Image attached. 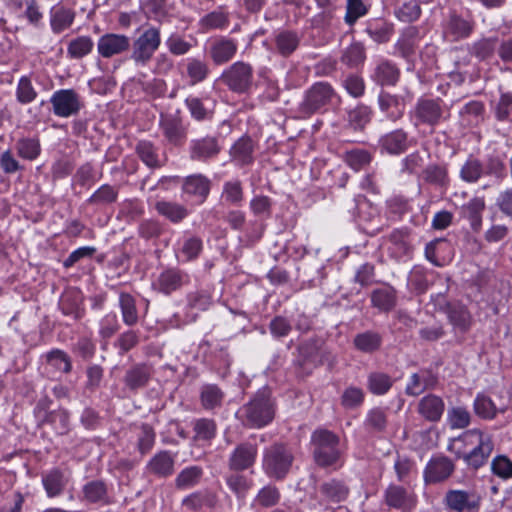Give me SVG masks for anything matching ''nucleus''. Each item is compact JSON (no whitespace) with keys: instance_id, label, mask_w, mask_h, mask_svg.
<instances>
[{"instance_id":"obj_1","label":"nucleus","mask_w":512,"mask_h":512,"mask_svg":"<svg viewBox=\"0 0 512 512\" xmlns=\"http://www.w3.org/2000/svg\"><path fill=\"white\" fill-rule=\"evenodd\" d=\"M453 441L460 444L458 457L473 469L483 466L494 449L492 436L480 429L467 430Z\"/></svg>"},{"instance_id":"obj_2","label":"nucleus","mask_w":512,"mask_h":512,"mask_svg":"<svg viewBox=\"0 0 512 512\" xmlns=\"http://www.w3.org/2000/svg\"><path fill=\"white\" fill-rule=\"evenodd\" d=\"M239 418L250 428H261L275 416L274 402L267 389L259 391L253 399L238 411Z\"/></svg>"},{"instance_id":"obj_3","label":"nucleus","mask_w":512,"mask_h":512,"mask_svg":"<svg viewBox=\"0 0 512 512\" xmlns=\"http://www.w3.org/2000/svg\"><path fill=\"white\" fill-rule=\"evenodd\" d=\"M161 45L160 29L154 26L144 28L133 40L130 59L137 67H145L152 60Z\"/></svg>"},{"instance_id":"obj_4","label":"nucleus","mask_w":512,"mask_h":512,"mask_svg":"<svg viewBox=\"0 0 512 512\" xmlns=\"http://www.w3.org/2000/svg\"><path fill=\"white\" fill-rule=\"evenodd\" d=\"M314 447V458L318 465L326 467L333 465L340 457L338 449L339 437L325 429L316 430L311 437Z\"/></svg>"},{"instance_id":"obj_5","label":"nucleus","mask_w":512,"mask_h":512,"mask_svg":"<svg viewBox=\"0 0 512 512\" xmlns=\"http://www.w3.org/2000/svg\"><path fill=\"white\" fill-rule=\"evenodd\" d=\"M293 461V453L287 446L274 444L264 452L263 469L269 477L283 479L289 472Z\"/></svg>"},{"instance_id":"obj_6","label":"nucleus","mask_w":512,"mask_h":512,"mask_svg":"<svg viewBox=\"0 0 512 512\" xmlns=\"http://www.w3.org/2000/svg\"><path fill=\"white\" fill-rule=\"evenodd\" d=\"M220 80L235 93H247L253 83V67L243 61L235 62L224 70Z\"/></svg>"},{"instance_id":"obj_7","label":"nucleus","mask_w":512,"mask_h":512,"mask_svg":"<svg viewBox=\"0 0 512 512\" xmlns=\"http://www.w3.org/2000/svg\"><path fill=\"white\" fill-rule=\"evenodd\" d=\"M52 111L55 116L69 118L79 114L84 108V100L74 89H60L51 98Z\"/></svg>"},{"instance_id":"obj_8","label":"nucleus","mask_w":512,"mask_h":512,"mask_svg":"<svg viewBox=\"0 0 512 512\" xmlns=\"http://www.w3.org/2000/svg\"><path fill=\"white\" fill-rule=\"evenodd\" d=\"M334 96L335 92L329 83L317 82L306 91L300 111L311 115L328 105Z\"/></svg>"},{"instance_id":"obj_9","label":"nucleus","mask_w":512,"mask_h":512,"mask_svg":"<svg viewBox=\"0 0 512 512\" xmlns=\"http://www.w3.org/2000/svg\"><path fill=\"white\" fill-rule=\"evenodd\" d=\"M445 109L442 101L439 99L421 98L417 101L414 108L415 125L426 124L429 126L437 125L442 119H445Z\"/></svg>"},{"instance_id":"obj_10","label":"nucleus","mask_w":512,"mask_h":512,"mask_svg":"<svg viewBox=\"0 0 512 512\" xmlns=\"http://www.w3.org/2000/svg\"><path fill=\"white\" fill-rule=\"evenodd\" d=\"M446 506L456 512H477L480 498L465 490H449L444 498Z\"/></svg>"},{"instance_id":"obj_11","label":"nucleus","mask_w":512,"mask_h":512,"mask_svg":"<svg viewBox=\"0 0 512 512\" xmlns=\"http://www.w3.org/2000/svg\"><path fill=\"white\" fill-rule=\"evenodd\" d=\"M131 42L124 34L106 33L97 43V51L103 58H111L122 54L130 48Z\"/></svg>"},{"instance_id":"obj_12","label":"nucleus","mask_w":512,"mask_h":512,"mask_svg":"<svg viewBox=\"0 0 512 512\" xmlns=\"http://www.w3.org/2000/svg\"><path fill=\"white\" fill-rule=\"evenodd\" d=\"M378 106L385 118L391 122L400 120L405 112L404 100L385 91H381L378 96Z\"/></svg>"},{"instance_id":"obj_13","label":"nucleus","mask_w":512,"mask_h":512,"mask_svg":"<svg viewBox=\"0 0 512 512\" xmlns=\"http://www.w3.org/2000/svg\"><path fill=\"white\" fill-rule=\"evenodd\" d=\"M257 456V447L251 443L239 444L229 458V468L242 471L253 466Z\"/></svg>"},{"instance_id":"obj_14","label":"nucleus","mask_w":512,"mask_h":512,"mask_svg":"<svg viewBox=\"0 0 512 512\" xmlns=\"http://www.w3.org/2000/svg\"><path fill=\"white\" fill-rule=\"evenodd\" d=\"M454 471L453 462L444 456L432 458L425 469L424 478L427 483H438L446 480Z\"/></svg>"},{"instance_id":"obj_15","label":"nucleus","mask_w":512,"mask_h":512,"mask_svg":"<svg viewBox=\"0 0 512 512\" xmlns=\"http://www.w3.org/2000/svg\"><path fill=\"white\" fill-rule=\"evenodd\" d=\"M188 281V276L178 269H167L163 271L154 282V288L164 294H170L182 287Z\"/></svg>"},{"instance_id":"obj_16","label":"nucleus","mask_w":512,"mask_h":512,"mask_svg":"<svg viewBox=\"0 0 512 512\" xmlns=\"http://www.w3.org/2000/svg\"><path fill=\"white\" fill-rule=\"evenodd\" d=\"M446 314L449 323L456 333H466L473 322L472 315L468 309L459 303L446 304Z\"/></svg>"},{"instance_id":"obj_17","label":"nucleus","mask_w":512,"mask_h":512,"mask_svg":"<svg viewBox=\"0 0 512 512\" xmlns=\"http://www.w3.org/2000/svg\"><path fill=\"white\" fill-rule=\"evenodd\" d=\"M473 31V23L456 15L451 14L443 28V35L447 40L459 41L469 37Z\"/></svg>"},{"instance_id":"obj_18","label":"nucleus","mask_w":512,"mask_h":512,"mask_svg":"<svg viewBox=\"0 0 512 512\" xmlns=\"http://www.w3.org/2000/svg\"><path fill=\"white\" fill-rule=\"evenodd\" d=\"M445 404L441 397L428 394L420 399L417 411L427 421L437 422L441 419Z\"/></svg>"},{"instance_id":"obj_19","label":"nucleus","mask_w":512,"mask_h":512,"mask_svg":"<svg viewBox=\"0 0 512 512\" xmlns=\"http://www.w3.org/2000/svg\"><path fill=\"white\" fill-rule=\"evenodd\" d=\"M237 50L238 44L235 40L222 37L211 44L209 54L216 65H222L230 61Z\"/></svg>"},{"instance_id":"obj_20","label":"nucleus","mask_w":512,"mask_h":512,"mask_svg":"<svg viewBox=\"0 0 512 512\" xmlns=\"http://www.w3.org/2000/svg\"><path fill=\"white\" fill-rule=\"evenodd\" d=\"M75 16L73 9L62 4L54 5L49 12L51 30L56 34L67 30L72 26Z\"/></svg>"},{"instance_id":"obj_21","label":"nucleus","mask_w":512,"mask_h":512,"mask_svg":"<svg viewBox=\"0 0 512 512\" xmlns=\"http://www.w3.org/2000/svg\"><path fill=\"white\" fill-rule=\"evenodd\" d=\"M220 152V146L215 137H204L192 140L190 144V157L193 160L205 161L215 157Z\"/></svg>"},{"instance_id":"obj_22","label":"nucleus","mask_w":512,"mask_h":512,"mask_svg":"<svg viewBox=\"0 0 512 512\" xmlns=\"http://www.w3.org/2000/svg\"><path fill=\"white\" fill-rule=\"evenodd\" d=\"M385 500L388 506L401 509L403 511H411L416 504L414 496L401 486L390 485L385 493Z\"/></svg>"},{"instance_id":"obj_23","label":"nucleus","mask_w":512,"mask_h":512,"mask_svg":"<svg viewBox=\"0 0 512 512\" xmlns=\"http://www.w3.org/2000/svg\"><path fill=\"white\" fill-rule=\"evenodd\" d=\"M318 493L324 502L338 503L347 498L349 488L341 480L330 479L319 485Z\"/></svg>"},{"instance_id":"obj_24","label":"nucleus","mask_w":512,"mask_h":512,"mask_svg":"<svg viewBox=\"0 0 512 512\" xmlns=\"http://www.w3.org/2000/svg\"><path fill=\"white\" fill-rule=\"evenodd\" d=\"M486 204L483 197H473L461 206V216L467 219L473 231L478 232L482 227V214Z\"/></svg>"},{"instance_id":"obj_25","label":"nucleus","mask_w":512,"mask_h":512,"mask_svg":"<svg viewBox=\"0 0 512 512\" xmlns=\"http://www.w3.org/2000/svg\"><path fill=\"white\" fill-rule=\"evenodd\" d=\"M160 127L169 143L182 145L185 142L187 133L179 119L172 116L163 117Z\"/></svg>"},{"instance_id":"obj_26","label":"nucleus","mask_w":512,"mask_h":512,"mask_svg":"<svg viewBox=\"0 0 512 512\" xmlns=\"http://www.w3.org/2000/svg\"><path fill=\"white\" fill-rule=\"evenodd\" d=\"M210 180L202 174H194L186 177L182 189L184 193L197 197L203 202L210 192Z\"/></svg>"},{"instance_id":"obj_27","label":"nucleus","mask_w":512,"mask_h":512,"mask_svg":"<svg viewBox=\"0 0 512 512\" xmlns=\"http://www.w3.org/2000/svg\"><path fill=\"white\" fill-rule=\"evenodd\" d=\"M175 457L168 451H161L153 456L147 464L149 473L158 477H168L174 471Z\"/></svg>"},{"instance_id":"obj_28","label":"nucleus","mask_w":512,"mask_h":512,"mask_svg":"<svg viewBox=\"0 0 512 512\" xmlns=\"http://www.w3.org/2000/svg\"><path fill=\"white\" fill-rule=\"evenodd\" d=\"M436 378L428 371H420L411 375L405 392L410 396H418L426 389L433 388Z\"/></svg>"},{"instance_id":"obj_29","label":"nucleus","mask_w":512,"mask_h":512,"mask_svg":"<svg viewBox=\"0 0 512 512\" xmlns=\"http://www.w3.org/2000/svg\"><path fill=\"white\" fill-rule=\"evenodd\" d=\"M399 76L400 72L395 64L382 60L375 68L373 79L381 86H392L397 83Z\"/></svg>"},{"instance_id":"obj_30","label":"nucleus","mask_w":512,"mask_h":512,"mask_svg":"<svg viewBox=\"0 0 512 512\" xmlns=\"http://www.w3.org/2000/svg\"><path fill=\"white\" fill-rule=\"evenodd\" d=\"M67 481L68 480L64 473L57 468L48 471L42 476V483L48 497H56L60 495L63 492Z\"/></svg>"},{"instance_id":"obj_31","label":"nucleus","mask_w":512,"mask_h":512,"mask_svg":"<svg viewBox=\"0 0 512 512\" xmlns=\"http://www.w3.org/2000/svg\"><path fill=\"white\" fill-rule=\"evenodd\" d=\"M379 143L390 154L402 153L407 148V133L402 129L394 130L382 136Z\"/></svg>"},{"instance_id":"obj_32","label":"nucleus","mask_w":512,"mask_h":512,"mask_svg":"<svg viewBox=\"0 0 512 512\" xmlns=\"http://www.w3.org/2000/svg\"><path fill=\"white\" fill-rule=\"evenodd\" d=\"M185 65V76L189 80L190 85H196L204 81L209 74L208 64L198 58H187L184 62Z\"/></svg>"},{"instance_id":"obj_33","label":"nucleus","mask_w":512,"mask_h":512,"mask_svg":"<svg viewBox=\"0 0 512 512\" xmlns=\"http://www.w3.org/2000/svg\"><path fill=\"white\" fill-rule=\"evenodd\" d=\"M84 499L89 503H110L106 484L101 480H92L83 486Z\"/></svg>"},{"instance_id":"obj_34","label":"nucleus","mask_w":512,"mask_h":512,"mask_svg":"<svg viewBox=\"0 0 512 512\" xmlns=\"http://www.w3.org/2000/svg\"><path fill=\"white\" fill-rule=\"evenodd\" d=\"M217 497L210 491H199L190 494L183 499V505L192 511H199L202 508H214Z\"/></svg>"},{"instance_id":"obj_35","label":"nucleus","mask_w":512,"mask_h":512,"mask_svg":"<svg viewBox=\"0 0 512 512\" xmlns=\"http://www.w3.org/2000/svg\"><path fill=\"white\" fill-rule=\"evenodd\" d=\"M299 43L300 36L294 31L283 30L275 36L276 50L284 57L291 55L298 48Z\"/></svg>"},{"instance_id":"obj_36","label":"nucleus","mask_w":512,"mask_h":512,"mask_svg":"<svg viewBox=\"0 0 512 512\" xmlns=\"http://www.w3.org/2000/svg\"><path fill=\"white\" fill-rule=\"evenodd\" d=\"M151 376L150 368L146 365H136L125 374V384L132 390L146 386Z\"/></svg>"},{"instance_id":"obj_37","label":"nucleus","mask_w":512,"mask_h":512,"mask_svg":"<svg viewBox=\"0 0 512 512\" xmlns=\"http://www.w3.org/2000/svg\"><path fill=\"white\" fill-rule=\"evenodd\" d=\"M203 476V469L199 466H189L184 468L175 478L177 489L185 490L196 486Z\"/></svg>"},{"instance_id":"obj_38","label":"nucleus","mask_w":512,"mask_h":512,"mask_svg":"<svg viewBox=\"0 0 512 512\" xmlns=\"http://www.w3.org/2000/svg\"><path fill=\"white\" fill-rule=\"evenodd\" d=\"M224 398L222 390L214 384H206L201 388L200 401L206 410L220 407Z\"/></svg>"},{"instance_id":"obj_39","label":"nucleus","mask_w":512,"mask_h":512,"mask_svg":"<svg viewBox=\"0 0 512 512\" xmlns=\"http://www.w3.org/2000/svg\"><path fill=\"white\" fill-rule=\"evenodd\" d=\"M155 209L174 223L182 221L188 215V211L183 205L174 202L159 201L155 204Z\"/></svg>"},{"instance_id":"obj_40","label":"nucleus","mask_w":512,"mask_h":512,"mask_svg":"<svg viewBox=\"0 0 512 512\" xmlns=\"http://www.w3.org/2000/svg\"><path fill=\"white\" fill-rule=\"evenodd\" d=\"M371 301L381 311H389L396 304V293L392 287H383L373 291Z\"/></svg>"},{"instance_id":"obj_41","label":"nucleus","mask_w":512,"mask_h":512,"mask_svg":"<svg viewBox=\"0 0 512 512\" xmlns=\"http://www.w3.org/2000/svg\"><path fill=\"white\" fill-rule=\"evenodd\" d=\"M393 385V379L383 372H371L368 375L367 387L374 395L386 394Z\"/></svg>"},{"instance_id":"obj_42","label":"nucleus","mask_w":512,"mask_h":512,"mask_svg":"<svg viewBox=\"0 0 512 512\" xmlns=\"http://www.w3.org/2000/svg\"><path fill=\"white\" fill-rule=\"evenodd\" d=\"M118 188L109 184L100 186L87 200L91 205L104 206L117 201Z\"/></svg>"},{"instance_id":"obj_43","label":"nucleus","mask_w":512,"mask_h":512,"mask_svg":"<svg viewBox=\"0 0 512 512\" xmlns=\"http://www.w3.org/2000/svg\"><path fill=\"white\" fill-rule=\"evenodd\" d=\"M253 142L250 138H240L231 148L230 154L234 161L244 165L252 162Z\"/></svg>"},{"instance_id":"obj_44","label":"nucleus","mask_w":512,"mask_h":512,"mask_svg":"<svg viewBox=\"0 0 512 512\" xmlns=\"http://www.w3.org/2000/svg\"><path fill=\"white\" fill-rule=\"evenodd\" d=\"M94 47V42L89 36H79L72 39L67 47V54L70 58L80 59L88 55Z\"/></svg>"},{"instance_id":"obj_45","label":"nucleus","mask_w":512,"mask_h":512,"mask_svg":"<svg viewBox=\"0 0 512 512\" xmlns=\"http://www.w3.org/2000/svg\"><path fill=\"white\" fill-rule=\"evenodd\" d=\"M353 342L359 351L372 353L379 349L382 339L378 333L366 331L356 335Z\"/></svg>"},{"instance_id":"obj_46","label":"nucleus","mask_w":512,"mask_h":512,"mask_svg":"<svg viewBox=\"0 0 512 512\" xmlns=\"http://www.w3.org/2000/svg\"><path fill=\"white\" fill-rule=\"evenodd\" d=\"M195 441H211L217 431V425L214 420L208 418H200L195 420L193 424Z\"/></svg>"},{"instance_id":"obj_47","label":"nucleus","mask_w":512,"mask_h":512,"mask_svg":"<svg viewBox=\"0 0 512 512\" xmlns=\"http://www.w3.org/2000/svg\"><path fill=\"white\" fill-rule=\"evenodd\" d=\"M119 305L124 323L129 326L135 325L138 321V313L134 298L130 294L121 293Z\"/></svg>"},{"instance_id":"obj_48","label":"nucleus","mask_w":512,"mask_h":512,"mask_svg":"<svg viewBox=\"0 0 512 512\" xmlns=\"http://www.w3.org/2000/svg\"><path fill=\"white\" fill-rule=\"evenodd\" d=\"M136 152L140 159L150 168L162 166V162L156 152V148L149 141H141L136 146Z\"/></svg>"},{"instance_id":"obj_49","label":"nucleus","mask_w":512,"mask_h":512,"mask_svg":"<svg viewBox=\"0 0 512 512\" xmlns=\"http://www.w3.org/2000/svg\"><path fill=\"white\" fill-rule=\"evenodd\" d=\"M281 498L280 491L277 487L267 485L259 490L257 493L254 504L262 508H270L276 506Z\"/></svg>"},{"instance_id":"obj_50","label":"nucleus","mask_w":512,"mask_h":512,"mask_svg":"<svg viewBox=\"0 0 512 512\" xmlns=\"http://www.w3.org/2000/svg\"><path fill=\"white\" fill-rule=\"evenodd\" d=\"M484 172L482 163L473 157L467 159L460 170V177L463 181L474 183L480 179Z\"/></svg>"},{"instance_id":"obj_51","label":"nucleus","mask_w":512,"mask_h":512,"mask_svg":"<svg viewBox=\"0 0 512 512\" xmlns=\"http://www.w3.org/2000/svg\"><path fill=\"white\" fill-rule=\"evenodd\" d=\"M365 49L361 43L355 42L348 46L342 54L341 61L349 67H356L363 63Z\"/></svg>"},{"instance_id":"obj_52","label":"nucleus","mask_w":512,"mask_h":512,"mask_svg":"<svg viewBox=\"0 0 512 512\" xmlns=\"http://www.w3.org/2000/svg\"><path fill=\"white\" fill-rule=\"evenodd\" d=\"M344 161L355 171H358L368 165L371 161V155L363 149H351L344 154Z\"/></svg>"},{"instance_id":"obj_53","label":"nucleus","mask_w":512,"mask_h":512,"mask_svg":"<svg viewBox=\"0 0 512 512\" xmlns=\"http://www.w3.org/2000/svg\"><path fill=\"white\" fill-rule=\"evenodd\" d=\"M474 411L479 417L484 419H493L497 414V408L493 401L483 394L476 396L474 400Z\"/></svg>"},{"instance_id":"obj_54","label":"nucleus","mask_w":512,"mask_h":512,"mask_svg":"<svg viewBox=\"0 0 512 512\" xmlns=\"http://www.w3.org/2000/svg\"><path fill=\"white\" fill-rule=\"evenodd\" d=\"M447 416L451 428L463 429L471 422V414L465 407H452Z\"/></svg>"},{"instance_id":"obj_55","label":"nucleus","mask_w":512,"mask_h":512,"mask_svg":"<svg viewBox=\"0 0 512 512\" xmlns=\"http://www.w3.org/2000/svg\"><path fill=\"white\" fill-rule=\"evenodd\" d=\"M222 198L231 205H238L243 200V189L238 180L228 181L223 186Z\"/></svg>"},{"instance_id":"obj_56","label":"nucleus","mask_w":512,"mask_h":512,"mask_svg":"<svg viewBox=\"0 0 512 512\" xmlns=\"http://www.w3.org/2000/svg\"><path fill=\"white\" fill-rule=\"evenodd\" d=\"M423 179L433 185L445 186L448 181L447 170L438 165L426 167L422 173Z\"/></svg>"},{"instance_id":"obj_57","label":"nucleus","mask_w":512,"mask_h":512,"mask_svg":"<svg viewBox=\"0 0 512 512\" xmlns=\"http://www.w3.org/2000/svg\"><path fill=\"white\" fill-rule=\"evenodd\" d=\"M226 483L238 498L245 497L246 493L252 486V481L240 474H232L228 476Z\"/></svg>"},{"instance_id":"obj_58","label":"nucleus","mask_w":512,"mask_h":512,"mask_svg":"<svg viewBox=\"0 0 512 512\" xmlns=\"http://www.w3.org/2000/svg\"><path fill=\"white\" fill-rule=\"evenodd\" d=\"M364 401V392L361 388L350 386L346 388L341 397V404L346 409L359 407Z\"/></svg>"},{"instance_id":"obj_59","label":"nucleus","mask_w":512,"mask_h":512,"mask_svg":"<svg viewBox=\"0 0 512 512\" xmlns=\"http://www.w3.org/2000/svg\"><path fill=\"white\" fill-rule=\"evenodd\" d=\"M228 24V17L222 10L213 11L200 20V25L206 29L224 28Z\"/></svg>"},{"instance_id":"obj_60","label":"nucleus","mask_w":512,"mask_h":512,"mask_svg":"<svg viewBox=\"0 0 512 512\" xmlns=\"http://www.w3.org/2000/svg\"><path fill=\"white\" fill-rule=\"evenodd\" d=\"M349 123L354 129H362L371 119L369 107L360 105L349 112Z\"/></svg>"},{"instance_id":"obj_61","label":"nucleus","mask_w":512,"mask_h":512,"mask_svg":"<svg viewBox=\"0 0 512 512\" xmlns=\"http://www.w3.org/2000/svg\"><path fill=\"white\" fill-rule=\"evenodd\" d=\"M47 361L57 370L69 373L72 369L69 356L62 350H52L47 355Z\"/></svg>"},{"instance_id":"obj_62","label":"nucleus","mask_w":512,"mask_h":512,"mask_svg":"<svg viewBox=\"0 0 512 512\" xmlns=\"http://www.w3.org/2000/svg\"><path fill=\"white\" fill-rule=\"evenodd\" d=\"M203 248L202 240L198 237L192 236L187 238L182 245L181 255L185 261L195 260L201 253Z\"/></svg>"},{"instance_id":"obj_63","label":"nucleus","mask_w":512,"mask_h":512,"mask_svg":"<svg viewBox=\"0 0 512 512\" xmlns=\"http://www.w3.org/2000/svg\"><path fill=\"white\" fill-rule=\"evenodd\" d=\"M16 95L17 100L22 104L30 103L36 98L37 92L34 90L30 79L22 77L19 80Z\"/></svg>"},{"instance_id":"obj_64","label":"nucleus","mask_w":512,"mask_h":512,"mask_svg":"<svg viewBox=\"0 0 512 512\" xmlns=\"http://www.w3.org/2000/svg\"><path fill=\"white\" fill-rule=\"evenodd\" d=\"M492 472L504 479L512 477V462L506 456H497L491 463Z\"/></svg>"}]
</instances>
